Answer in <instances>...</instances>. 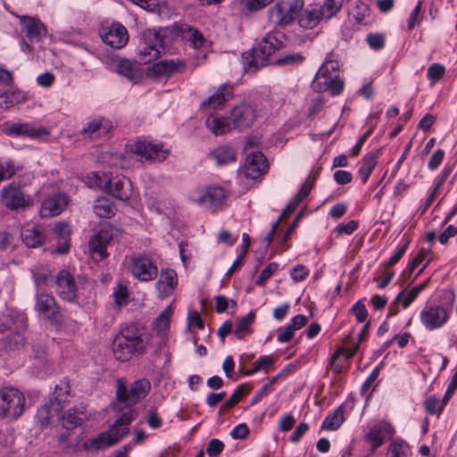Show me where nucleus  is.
<instances>
[{
	"mask_svg": "<svg viewBox=\"0 0 457 457\" xmlns=\"http://www.w3.org/2000/svg\"><path fill=\"white\" fill-rule=\"evenodd\" d=\"M15 173L12 161H0V181L11 179Z\"/></svg>",
	"mask_w": 457,
	"mask_h": 457,
	"instance_id": "55",
	"label": "nucleus"
},
{
	"mask_svg": "<svg viewBox=\"0 0 457 457\" xmlns=\"http://www.w3.org/2000/svg\"><path fill=\"white\" fill-rule=\"evenodd\" d=\"M417 295L407 287L402 290L395 299V304H402L403 308H407L415 299Z\"/></svg>",
	"mask_w": 457,
	"mask_h": 457,
	"instance_id": "49",
	"label": "nucleus"
},
{
	"mask_svg": "<svg viewBox=\"0 0 457 457\" xmlns=\"http://www.w3.org/2000/svg\"><path fill=\"white\" fill-rule=\"evenodd\" d=\"M448 319L446 309L440 305L426 306L420 312L422 324L430 330L441 328Z\"/></svg>",
	"mask_w": 457,
	"mask_h": 457,
	"instance_id": "14",
	"label": "nucleus"
},
{
	"mask_svg": "<svg viewBox=\"0 0 457 457\" xmlns=\"http://www.w3.org/2000/svg\"><path fill=\"white\" fill-rule=\"evenodd\" d=\"M191 202L211 211H215L226 199L221 187H209L204 190H196L190 194Z\"/></svg>",
	"mask_w": 457,
	"mask_h": 457,
	"instance_id": "9",
	"label": "nucleus"
},
{
	"mask_svg": "<svg viewBox=\"0 0 457 457\" xmlns=\"http://www.w3.org/2000/svg\"><path fill=\"white\" fill-rule=\"evenodd\" d=\"M112 122L104 118L97 117L88 121L81 129V135L91 139H96L104 137L112 129Z\"/></svg>",
	"mask_w": 457,
	"mask_h": 457,
	"instance_id": "22",
	"label": "nucleus"
},
{
	"mask_svg": "<svg viewBox=\"0 0 457 457\" xmlns=\"http://www.w3.org/2000/svg\"><path fill=\"white\" fill-rule=\"evenodd\" d=\"M410 242H411V240L408 239L402 246L399 247L397 252L389 259V261L386 264V267H392V266L395 265L401 260V258L406 253V251L409 247Z\"/></svg>",
	"mask_w": 457,
	"mask_h": 457,
	"instance_id": "62",
	"label": "nucleus"
},
{
	"mask_svg": "<svg viewBox=\"0 0 457 457\" xmlns=\"http://www.w3.org/2000/svg\"><path fill=\"white\" fill-rule=\"evenodd\" d=\"M312 88L319 92L328 90L332 96L339 95L344 89V81L337 76L323 81H312Z\"/></svg>",
	"mask_w": 457,
	"mask_h": 457,
	"instance_id": "29",
	"label": "nucleus"
},
{
	"mask_svg": "<svg viewBox=\"0 0 457 457\" xmlns=\"http://www.w3.org/2000/svg\"><path fill=\"white\" fill-rule=\"evenodd\" d=\"M309 426L307 423L301 422L294 430L292 435L290 436V441L293 443H297L301 440L303 436L306 433L308 430Z\"/></svg>",
	"mask_w": 457,
	"mask_h": 457,
	"instance_id": "64",
	"label": "nucleus"
},
{
	"mask_svg": "<svg viewBox=\"0 0 457 457\" xmlns=\"http://www.w3.org/2000/svg\"><path fill=\"white\" fill-rule=\"evenodd\" d=\"M428 79L431 81V86L439 81L445 75V68L441 63H432L428 68L427 72Z\"/></svg>",
	"mask_w": 457,
	"mask_h": 457,
	"instance_id": "45",
	"label": "nucleus"
},
{
	"mask_svg": "<svg viewBox=\"0 0 457 457\" xmlns=\"http://www.w3.org/2000/svg\"><path fill=\"white\" fill-rule=\"evenodd\" d=\"M35 309L48 320H57L60 317V311L55 299L48 294L41 293L36 295Z\"/></svg>",
	"mask_w": 457,
	"mask_h": 457,
	"instance_id": "21",
	"label": "nucleus"
},
{
	"mask_svg": "<svg viewBox=\"0 0 457 457\" xmlns=\"http://www.w3.org/2000/svg\"><path fill=\"white\" fill-rule=\"evenodd\" d=\"M6 133L8 135L27 136L30 138H40L41 137L48 135V132L46 129H35L27 123L12 124L10 128L7 129Z\"/></svg>",
	"mask_w": 457,
	"mask_h": 457,
	"instance_id": "27",
	"label": "nucleus"
},
{
	"mask_svg": "<svg viewBox=\"0 0 457 457\" xmlns=\"http://www.w3.org/2000/svg\"><path fill=\"white\" fill-rule=\"evenodd\" d=\"M299 25L304 29H313L321 20L325 19L320 7L311 9H301L296 15Z\"/></svg>",
	"mask_w": 457,
	"mask_h": 457,
	"instance_id": "24",
	"label": "nucleus"
},
{
	"mask_svg": "<svg viewBox=\"0 0 457 457\" xmlns=\"http://www.w3.org/2000/svg\"><path fill=\"white\" fill-rule=\"evenodd\" d=\"M303 7V0L293 2H278L268 12L269 21L284 27L290 24Z\"/></svg>",
	"mask_w": 457,
	"mask_h": 457,
	"instance_id": "5",
	"label": "nucleus"
},
{
	"mask_svg": "<svg viewBox=\"0 0 457 457\" xmlns=\"http://www.w3.org/2000/svg\"><path fill=\"white\" fill-rule=\"evenodd\" d=\"M145 344L135 325L122 328L121 333L112 342V352L117 360L126 361L133 353H142Z\"/></svg>",
	"mask_w": 457,
	"mask_h": 457,
	"instance_id": "1",
	"label": "nucleus"
},
{
	"mask_svg": "<svg viewBox=\"0 0 457 457\" xmlns=\"http://www.w3.org/2000/svg\"><path fill=\"white\" fill-rule=\"evenodd\" d=\"M113 238L112 229L104 226L95 235L88 243V248L93 255L99 256V260H104L108 256L106 248Z\"/></svg>",
	"mask_w": 457,
	"mask_h": 457,
	"instance_id": "18",
	"label": "nucleus"
},
{
	"mask_svg": "<svg viewBox=\"0 0 457 457\" xmlns=\"http://www.w3.org/2000/svg\"><path fill=\"white\" fill-rule=\"evenodd\" d=\"M31 274L37 289L40 290L46 285L48 278L52 276V271L46 265L37 264L31 268Z\"/></svg>",
	"mask_w": 457,
	"mask_h": 457,
	"instance_id": "32",
	"label": "nucleus"
},
{
	"mask_svg": "<svg viewBox=\"0 0 457 457\" xmlns=\"http://www.w3.org/2000/svg\"><path fill=\"white\" fill-rule=\"evenodd\" d=\"M51 406L52 403H46L37 409L36 419L42 425H48L51 420Z\"/></svg>",
	"mask_w": 457,
	"mask_h": 457,
	"instance_id": "52",
	"label": "nucleus"
},
{
	"mask_svg": "<svg viewBox=\"0 0 457 457\" xmlns=\"http://www.w3.org/2000/svg\"><path fill=\"white\" fill-rule=\"evenodd\" d=\"M86 414L82 411L74 409L68 411L62 417V426L65 429H73L82 424Z\"/></svg>",
	"mask_w": 457,
	"mask_h": 457,
	"instance_id": "38",
	"label": "nucleus"
},
{
	"mask_svg": "<svg viewBox=\"0 0 457 457\" xmlns=\"http://www.w3.org/2000/svg\"><path fill=\"white\" fill-rule=\"evenodd\" d=\"M424 406L428 413L439 415L444 409V403L440 402L437 397L430 395L426 399Z\"/></svg>",
	"mask_w": 457,
	"mask_h": 457,
	"instance_id": "47",
	"label": "nucleus"
},
{
	"mask_svg": "<svg viewBox=\"0 0 457 457\" xmlns=\"http://www.w3.org/2000/svg\"><path fill=\"white\" fill-rule=\"evenodd\" d=\"M254 317V313L253 312H250L247 315L242 317L238 320L237 327L233 331L237 338L242 339L246 335L251 333L250 327L253 323Z\"/></svg>",
	"mask_w": 457,
	"mask_h": 457,
	"instance_id": "39",
	"label": "nucleus"
},
{
	"mask_svg": "<svg viewBox=\"0 0 457 457\" xmlns=\"http://www.w3.org/2000/svg\"><path fill=\"white\" fill-rule=\"evenodd\" d=\"M185 67L186 63L179 59L162 60L153 65L152 71L156 76H169L183 71Z\"/></svg>",
	"mask_w": 457,
	"mask_h": 457,
	"instance_id": "25",
	"label": "nucleus"
},
{
	"mask_svg": "<svg viewBox=\"0 0 457 457\" xmlns=\"http://www.w3.org/2000/svg\"><path fill=\"white\" fill-rule=\"evenodd\" d=\"M256 118L255 110L249 104H240L235 106L228 116L233 129L243 131L251 127Z\"/></svg>",
	"mask_w": 457,
	"mask_h": 457,
	"instance_id": "11",
	"label": "nucleus"
},
{
	"mask_svg": "<svg viewBox=\"0 0 457 457\" xmlns=\"http://www.w3.org/2000/svg\"><path fill=\"white\" fill-rule=\"evenodd\" d=\"M4 204L10 210H19L32 204L29 195H25L20 187L11 183L1 192Z\"/></svg>",
	"mask_w": 457,
	"mask_h": 457,
	"instance_id": "10",
	"label": "nucleus"
},
{
	"mask_svg": "<svg viewBox=\"0 0 457 457\" xmlns=\"http://www.w3.org/2000/svg\"><path fill=\"white\" fill-rule=\"evenodd\" d=\"M69 204V197L62 193L49 195L42 203L40 216L51 218L62 213Z\"/></svg>",
	"mask_w": 457,
	"mask_h": 457,
	"instance_id": "16",
	"label": "nucleus"
},
{
	"mask_svg": "<svg viewBox=\"0 0 457 457\" xmlns=\"http://www.w3.org/2000/svg\"><path fill=\"white\" fill-rule=\"evenodd\" d=\"M408 446L404 443L392 444L387 452V457H406Z\"/></svg>",
	"mask_w": 457,
	"mask_h": 457,
	"instance_id": "53",
	"label": "nucleus"
},
{
	"mask_svg": "<svg viewBox=\"0 0 457 457\" xmlns=\"http://www.w3.org/2000/svg\"><path fill=\"white\" fill-rule=\"evenodd\" d=\"M242 172L246 178L257 179L267 170V160L261 151L250 152L245 154Z\"/></svg>",
	"mask_w": 457,
	"mask_h": 457,
	"instance_id": "15",
	"label": "nucleus"
},
{
	"mask_svg": "<svg viewBox=\"0 0 457 457\" xmlns=\"http://www.w3.org/2000/svg\"><path fill=\"white\" fill-rule=\"evenodd\" d=\"M445 152L442 149H437L430 157L428 161V168L432 170H436L443 162Z\"/></svg>",
	"mask_w": 457,
	"mask_h": 457,
	"instance_id": "63",
	"label": "nucleus"
},
{
	"mask_svg": "<svg viewBox=\"0 0 457 457\" xmlns=\"http://www.w3.org/2000/svg\"><path fill=\"white\" fill-rule=\"evenodd\" d=\"M23 243L28 247H37L43 244L44 237L40 230L34 226H26L21 231Z\"/></svg>",
	"mask_w": 457,
	"mask_h": 457,
	"instance_id": "30",
	"label": "nucleus"
},
{
	"mask_svg": "<svg viewBox=\"0 0 457 457\" xmlns=\"http://www.w3.org/2000/svg\"><path fill=\"white\" fill-rule=\"evenodd\" d=\"M234 87L225 83L219 87L218 90L202 103V107L218 109L233 96Z\"/></svg>",
	"mask_w": 457,
	"mask_h": 457,
	"instance_id": "23",
	"label": "nucleus"
},
{
	"mask_svg": "<svg viewBox=\"0 0 457 457\" xmlns=\"http://www.w3.org/2000/svg\"><path fill=\"white\" fill-rule=\"evenodd\" d=\"M359 345H356L353 349H348V350H345V348H339L338 350H337L333 355L331 356V359H330V366L331 368L336 371V372H339L340 371V368L337 365H335V362H336V360L343 353H346V358L347 359H350L352 358L354 353H356L357 349H358Z\"/></svg>",
	"mask_w": 457,
	"mask_h": 457,
	"instance_id": "51",
	"label": "nucleus"
},
{
	"mask_svg": "<svg viewBox=\"0 0 457 457\" xmlns=\"http://www.w3.org/2000/svg\"><path fill=\"white\" fill-rule=\"evenodd\" d=\"M172 312V306L169 305L156 318L154 328L157 333L162 334L169 330Z\"/></svg>",
	"mask_w": 457,
	"mask_h": 457,
	"instance_id": "41",
	"label": "nucleus"
},
{
	"mask_svg": "<svg viewBox=\"0 0 457 457\" xmlns=\"http://www.w3.org/2000/svg\"><path fill=\"white\" fill-rule=\"evenodd\" d=\"M93 210L94 212L101 218H111L115 214L114 204L106 197L96 199Z\"/></svg>",
	"mask_w": 457,
	"mask_h": 457,
	"instance_id": "34",
	"label": "nucleus"
},
{
	"mask_svg": "<svg viewBox=\"0 0 457 457\" xmlns=\"http://www.w3.org/2000/svg\"><path fill=\"white\" fill-rule=\"evenodd\" d=\"M344 420V410L342 406H339L331 414L326 417L322 428L328 430H336L342 425Z\"/></svg>",
	"mask_w": 457,
	"mask_h": 457,
	"instance_id": "40",
	"label": "nucleus"
},
{
	"mask_svg": "<svg viewBox=\"0 0 457 457\" xmlns=\"http://www.w3.org/2000/svg\"><path fill=\"white\" fill-rule=\"evenodd\" d=\"M205 125L215 136L224 135L233 129L228 117H208Z\"/></svg>",
	"mask_w": 457,
	"mask_h": 457,
	"instance_id": "28",
	"label": "nucleus"
},
{
	"mask_svg": "<svg viewBox=\"0 0 457 457\" xmlns=\"http://www.w3.org/2000/svg\"><path fill=\"white\" fill-rule=\"evenodd\" d=\"M282 41L274 33H268L258 44L257 47L248 54L246 59L250 58L247 63L248 69L255 71L268 63L270 56L282 47Z\"/></svg>",
	"mask_w": 457,
	"mask_h": 457,
	"instance_id": "3",
	"label": "nucleus"
},
{
	"mask_svg": "<svg viewBox=\"0 0 457 457\" xmlns=\"http://www.w3.org/2000/svg\"><path fill=\"white\" fill-rule=\"evenodd\" d=\"M115 303L119 306L126 304L128 298V288L123 285H119L113 293Z\"/></svg>",
	"mask_w": 457,
	"mask_h": 457,
	"instance_id": "59",
	"label": "nucleus"
},
{
	"mask_svg": "<svg viewBox=\"0 0 457 457\" xmlns=\"http://www.w3.org/2000/svg\"><path fill=\"white\" fill-rule=\"evenodd\" d=\"M22 30L30 39L42 40L46 37L47 30L43 22L37 17L18 15Z\"/></svg>",
	"mask_w": 457,
	"mask_h": 457,
	"instance_id": "20",
	"label": "nucleus"
},
{
	"mask_svg": "<svg viewBox=\"0 0 457 457\" xmlns=\"http://www.w3.org/2000/svg\"><path fill=\"white\" fill-rule=\"evenodd\" d=\"M1 341L4 349L11 352L21 348L26 343V338L21 332H13L4 337Z\"/></svg>",
	"mask_w": 457,
	"mask_h": 457,
	"instance_id": "35",
	"label": "nucleus"
},
{
	"mask_svg": "<svg viewBox=\"0 0 457 457\" xmlns=\"http://www.w3.org/2000/svg\"><path fill=\"white\" fill-rule=\"evenodd\" d=\"M366 40L369 46L374 50H380L384 47V37L380 34H370Z\"/></svg>",
	"mask_w": 457,
	"mask_h": 457,
	"instance_id": "60",
	"label": "nucleus"
},
{
	"mask_svg": "<svg viewBox=\"0 0 457 457\" xmlns=\"http://www.w3.org/2000/svg\"><path fill=\"white\" fill-rule=\"evenodd\" d=\"M421 6L422 2L419 1L412 12L410 14L409 21H408V29L411 30L417 24H420L421 21Z\"/></svg>",
	"mask_w": 457,
	"mask_h": 457,
	"instance_id": "57",
	"label": "nucleus"
},
{
	"mask_svg": "<svg viewBox=\"0 0 457 457\" xmlns=\"http://www.w3.org/2000/svg\"><path fill=\"white\" fill-rule=\"evenodd\" d=\"M102 40L115 49L125 46L129 41L127 29L120 23H112L101 34Z\"/></svg>",
	"mask_w": 457,
	"mask_h": 457,
	"instance_id": "17",
	"label": "nucleus"
},
{
	"mask_svg": "<svg viewBox=\"0 0 457 457\" xmlns=\"http://www.w3.org/2000/svg\"><path fill=\"white\" fill-rule=\"evenodd\" d=\"M209 157L219 166L227 165L237 161V153L231 146L222 145L213 149Z\"/></svg>",
	"mask_w": 457,
	"mask_h": 457,
	"instance_id": "26",
	"label": "nucleus"
},
{
	"mask_svg": "<svg viewBox=\"0 0 457 457\" xmlns=\"http://www.w3.org/2000/svg\"><path fill=\"white\" fill-rule=\"evenodd\" d=\"M178 283L177 273L173 270H167L161 274V278L157 282L159 289H162L166 294H170Z\"/></svg>",
	"mask_w": 457,
	"mask_h": 457,
	"instance_id": "37",
	"label": "nucleus"
},
{
	"mask_svg": "<svg viewBox=\"0 0 457 457\" xmlns=\"http://www.w3.org/2000/svg\"><path fill=\"white\" fill-rule=\"evenodd\" d=\"M151 389V383L145 378L135 381L128 389L124 383L118 382L116 390L117 400L125 406L137 403L144 399Z\"/></svg>",
	"mask_w": 457,
	"mask_h": 457,
	"instance_id": "6",
	"label": "nucleus"
},
{
	"mask_svg": "<svg viewBox=\"0 0 457 457\" xmlns=\"http://www.w3.org/2000/svg\"><path fill=\"white\" fill-rule=\"evenodd\" d=\"M126 430L115 431L112 428L105 432L100 433L95 438L85 441L83 448L87 451H99L117 444L124 436Z\"/></svg>",
	"mask_w": 457,
	"mask_h": 457,
	"instance_id": "13",
	"label": "nucleus"
},
{
	"mask_svg": "<svg viewBox=\"0 0 457 457\" xmlns=\"http://www.w3.org/2000/svg\"><path fill=\"white\" fill-rule=\"evenodd\" d=\"M25 397L21 392L13 387L0 390V414L5 418L17 419L23 411Z\"/></svg>",
	"mask_w": 457,
	"mask_h": 457,
	"instance_id": "4",
	"label": "nucleus"
},
{
	"mask_svg": "<svg viewBox=\"0 0 457 457\" xmlns=\"http://www.w3.org/2000/svg\"><path fill=\"white\" fill-rule=\"evenodd\" d=\"M129 270L136 278L144 282L152 281L158 276L156 264L146 254L131 255Z\"/></svg>",
	"mask_w": 457,
	"mask_h": 457,
	"instance_id": "8",
	"label": "nucleus"
},
{
	"mask_svg": "<svg viewBox=\"0 0 457 457\" xmlns=\"http://www.w3.org/2000/svg\"><path fill=\"white\" fill-rule=\"evenodd\" d=\"M429 254L430 251L428 249L421 248L409 265L410 274H411L415 268L418 267Z\"/></svg>",
	"mask_w": 457,
	"mask_h": 457,
	"instance_id": "61",
	"label": "nucleus"
},
{
	"mask_svg": "<svg viewBox=\"0 0 457 457\" xmlns=\"http://www.w3.org/2000/svg\"><path fill=\"white\" fill-rule=\"evenodd\" d=\"M167 29H146L142 32L141 44L138 50V62L149 63L159 58L165 50L163 37Z\"/></svg>",
	"mask_w": 457,
	"mask_h": 457,
	"instance_id": "2",
	"label": "nucleus"
},
{
	"mask_svg": "<svg viewBox=\"0 0 457 457\" xmlns=\"http://www.w3.org/2000/svg\"><path fill=\"white\" fill-rule=\"evenodd\" d=\"M117 72L131 81H136L140 78V71L137 65L129 60H121L119 62Z\"/></svg>",
	"mask_w": 457,
	"mask_h": 457,
	"instance_id": "36",
	"label": "nucleus"
},
{
	"mask_svg": "<svg viewBox=\"0 0 457 457\" xmlns=\"http://www.w3.org/2000/svg\"><path fill=\"white\" fill-rule=\"evenodd\" d=\"M313 181L307 180L300 189V191L295 195V196L288 203V204L284 209L283 212L280 214L282 216V219L285 216H288L291 213H293L298 204L310 194L312 187Z\"/></svg>",
	"mask_w": 457,
	"mask_h": 457,
	"instance_id": "31",
	"label": "nucleus"
},
{
	"mask_svg": "<svg viewBox=\"0 0 457 457\" xmlns=\"http://www.w3.org/2000/svg\"><path fill=\"white\" fill-rule=\"evenodd\" d=\"M343 4L344 0H325L323 5L320 6L325 19L328 20L335 16L341 10Z\"/></svg>",
	"mask_w": 457,
	"mask_h": 457,
	"instance_id": "43",
	"label": "nucleus"
},
{
	"mask_svg": "<svg viewBox=\"0 0 457 457\" xmlns=\"http://www.w3.org/2000/svg\"><path fill=\"white\" fill-rule=\"evenodd\" d=\"M224 444L220 439H212L209 441L206 448V453L210 457H217L219 456L222 451L224 450Z\"/></svg>",
	"mask_w": 457,
	"mask_h": 457,
	"instance_id": "54",
	"label": "nucleus"
},
{
	"mask_svg": "<svg viewBox=\"0 0 457 457\" xmlns=\"http://www.w3.org/2000/svg\"><path fill=\"white\" fill-rule=\"evenodd\" d=\"M137 413L135 410H129L127 412L122 413L112 426L115 431L126 430V435L129 433V426L137 417Z\"/></svg>",
	"mask_w": 457,
	"mask_h": 457,
	"instance_id": "42",
	"label": "nucleus"
},
{
	"mask_svg": "<svg viewBox=\"0 0 457 457\" xmlns=\"http://www.w3.org/2000/svg\"><path fill=\"white\" fill-rule=\"evenodd\" d=\"M278 265L276 262H270L268 264L265 269L262 270L259 278L256 280V285L262 286L265 281L270 278L272 274L278 270Z\"/></svg>",
	"mask_w": 457,
	"mask_h": 457,
	"instance_id": "56",
	"label": "nucleus"
},
{
	"mask_svg": "<svg viewBox=\"0 0 457 457\" xmlns=\"http://www.w3.org/2000/svg\"><path fill=\"white\" fill-rule=\"evenodd\" d=\"M55 292L67 302H74L78 295V287L74 277L66 270L58 272L55 277Z\"/></svg>",
	"mask_w": 457,
	"mask_h": 457,
	"instance_id": "12",
	"label": "nucleus"
},
{
	"mask_svg": "<svg viewBox=\"0 0 457 457\" xmlns=\"http://www.w3.org/2000/svg\"><path fill=\"white\" fill-rule=\"evenodd\" d=\"M365 439L371 445V453H374L384 442L382 431L377 426L371 428L365 436Z\"/></svg>",
	"mask_w": 457,
	"mask_h": 457,
	"instance_id": "44",
	"label": "nucleus"
},
{
	"mask_svg": "<svg viewBox=\"0 0 457 457\" xmlns=\"http://www.w3.org/2000/svg\"><path fill=\"white\" fill-rule=\"evenodd\" d=\"M96 183L100 187H103L109 195L115 198L126 201L129 199L132 195V184L131 181L124 176H115L108 178L104 173L102 179L99 175H96Z\"/></svg>",
	"mask_w": 457,
	"mask_h": 457,
	"instance_id": "7",
	"label": "nucleus"
},
{
	"mask_svg": "<svg viewBox=\"0 0 457 457\" xmlns=\"http://www.w3.org/2000/svg\"><path fill=\"white\" fill-rule=\"evenodd\" d=\"M246 393V386L240 385L237 387L232 395L222 404V408H233Z\"/></svg>",
	"mask_w": 457,
	"mask_h": 457,
	"instance_id": "50",
	"label": "nucleus"
},
{
	"mask_svg": "<svg viewBox=\"0 0 457 457\" xmlns=\"http://www.w3.org/2000/svg\"><path fill=\"white\" fill-rule=\"evenodd\" d=\"M378 151L377 152H370L361 160V165L359 169V175L361 178L363 183L368 180L370 173L373 171L376 167L378 162Z\"/></svg>",
	"mask_w": 457,
	"mask_h": 457,
	"instance_id": "33",
	"label": "nucleus"
},
{
	"mask_svg": "<svg viewBox=\"0 0 457 457\" xmlns=\"http://www.w3.org/2000/svg\"><path fill=\"white\" fill-rule=\"evenodd\" d=\"M131 152L148 161L163 162L168 156V151L163 150L162 145L144 141L133 144Z\"/></svg>",
	"mask_w": 457,
	"mask_h": 457,
	"instance_id": "19",
	"label": "nucleus"
},
{
	"mask_svg": "<svg viewBox=\"0 0 457 457\" xmlns=\"http://www.w3.org/2000/svg\"><path fill=\"white\" fill-rule=\"evenodd\" d=\"M359 322H364L368 317V311L361 300L358 301L351 309Z\"/></svg>",
	"mask_w": 457,
	"mask_h": 457,
	"instance_id": "58",
	"label": "nucleus"
},
{
	"mask_svg": "<svg viewBox=\"0 0 457 457\" xmlns=\"http://www.w3.org/2000/svg\"><path fill=\"white\" fill-rule=\"evenodd\" d=\"M187 42L195 49L202 47L206 42L203 34L195 29L190 28L187 31Z\"/></svg>",
	"mask_w": 457,
	"mask_h": 457,
	"instance_id": "48",
	"label": "nucleus"
},
{
	"mask_svg": "<svg viewBox=\"0 0 457 457\" xmlns=\"http://www.w3.org/2000/svg\"><path fill=\"white\" fill-rule=\"evenodd\" d=\"M304 61V56L299 53L291 54L278 58L275 61V64L280 66H295L301 64Z\"/></svg>",
	"mask_w": 457,
	"mask_h": 457,
	"instance_id": "46",
	"label": "nucleus"
}]
</instances>
